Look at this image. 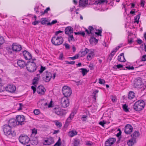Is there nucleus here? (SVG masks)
I'll list each match as a JSON object with an SVG mask.
<instances>
[{"instance_id":"42","label":"nucleus","mask_w":146,"mask_h":146,"mask_svg":"<svg viewBox=\"0 0 146 146\" xmlns=\"http://www.w3.org/2000/svg\"><path fill=\"white\" fill-rule=\"evenodd\" d=\"M74 40V38L73 35H69L68 38V41L69 42H70L71 41H73Z\"/></svg>"},{"instance_id":"13","label":"nucleus","mask_w":146,"mask_h":146,"mask_svg":"<svg viewBox=\"0 0 146 146\" xmlns=\"http://www.w3.org/2000/svg\"><path fill=\"white\" fill-rule=\"evenodd\" d=\"M46 75L42 78V79L45 82H48L52 78V75L49 72L46 71Z\"/></svg>"},{"instance_id":"32","label":"nucleus","mask_w":146,"mask_h":146,"mask_svg":"<svg viewBox=\"0 0 146 146\" xmlns=\"http://www.w3.org/2000/svg\"><path fill=\"white\" fill-rule=\"evenodd\" d=\"M39 80V78L37 77H35L33 80V84L35 86L38 83V81Z\"/></svg>"},{"instance_id":"26","label":"nucleus","mask_w":146,"mask_h":146,"mask_svg":"<svg viewBox=\"0 0 146 146\" xmlns=\"http://www.w3.org/2000/svg\"><path fill=\"white\" fill-rule=\"evenodd\" d=\"M90 52V50L87 48H85L84 49H82L80 52L82 54L81 56H83Z\"/></svg>"},{"instance_id":"4","label":"nucleus","mask_w":146,"mask_h":146,"mask_svg":"<svg viewBox=\"0 0 146 146\" xmlns=\"http://www.w3.org/2000/svg\"><path fill=\"white\" fill-rule=\"evenodd\" d=\"M145 106L144 102L141 100L136 102L133 105L134 109L137 111H140L142 110Z\"/></svg>"},{"instance_id":"43","label":"nucleus","mask_w":146,"mask_h":146,"mask_svg":"<svg viewBox=\"0 0 146 146\" xmlns=\"http://www.w3.org/2000/svg\"><path fill=\"white\" fill-rule=\"evenodd\" d=\"M99 82L100 84H103L104 85H105V81L104 79L99 78Z\"/></svg>"},{"instance_id":"27","label":"nucleus","mask_w":146,"mask_h":146,"mask_svg":"<svg viewBox=\"0 0 146 146\" xmlns=\"http://www.w3.org/2000/svg\"><path fill=\"white\" fill-rule=\"evenodd\" d=\"M13 51L18 52L22 49L21 46H11Z\"/></svg>"},{"instance_id":"17","label":"nucleus","mask_w":146,"mask_h":146,"mask_svg":"<svg viewBox=\"0 0 146 146\" xmlns=\"http://www.w3.org/2000/svg\"><path fill=\"white\" fill-rule=\"evenodd\" d=\"M24 58L27 60H29L32 58L31 54L27 50H24L23 52Z\"/></svg>"},{"instance_id":"29","label":"nucleus","mask_w":146,"mask_h":146,"mask_svg":"<svg viewBox=\"0 0 146 146\" xmlns=\"http://www.w3.org/2000/svg\"><path fill=\"white\" fill-rule=\"evenodd\" d=\"M135 97V93L132 91H130L128 94V98L129 99H132Z\"/></svg>"},{"instance_id":"61","label":"nucleus","mask_w":146,"mask_h":146,"mask_svg":"<svg viewBox=\"0 0 146 146\" xmlns=\"http://www.w3.org/2000/svg\"><path fill=\"white\" fill-rule=\"evenodd\" d=\"M125 68L128 70H134V68L133 66H132L131 67H130V66H126Z\"/></svg>"},{"instance_id":"2","label":"nucleus","mask_w":146,"mask_h":146,"mask_svg":"<svg viewBox=\"0 0 146 146\" xmlns=\"http://www.w3.org/2000/svg\"><path fill=\"white\" fill-rule=\"evenodd\" d=\"M27 70L31 73L35 72L36 70L37 66L36 63L33 61H29L26 63Z\"/></svg>"},{"instance_id":"30","label":"nucleus","mask_w":146,"mask_h":146,"mask_svg":"<svg viewBox=\"0 0 146 146\" xmlns=\"http://www.w3.org/2000/svg\"><path fill=\"white\" fill-rule=\"evenodd\" d=\"M77 134V132L75 131H70L69 132V135L72 137Z\"/></svg>"},{"instance_id":"7","label":"nucleus","mask_w":146,"mask_h":146,"mask_svg":"<svg viewBox=\"0 0 146 146\" xmlns=\"http://www.w3.org/2000/svg\"><path fill=\"white\" fill-rule=\"evenodd\" d=\"M63 41V38L61 36L56 37H54L52 39V42L54 45H59L62 44Z\"/></svg>"},{"instance_id":"45","label":"nucleus","mask_w":146,"mask_h":146,"mask_svg":"<svg viewBox=\"0 0 146 146\" xmlns=\"http://www.w3.org/2000/svg\"><path fill=\"white\" fill-rule=\"evenodd\" d=\"M5 42V40L3 37L0 36V45H2Z\"/></svg>"},{"instance_id":"37","label":"nucleus","mask_w":146,"mask_h":146,"mask_svg":"<svg viewBox=\"0 0 146 146\" xmlns=\"http://www.w3.org/2000/svg\"><path fill=\"white\" fill-rule=\"evenodd\" d=\"M128 106L126 104L123 105V108L124 111L126 112H127L129 111V110L127 108Z\"/></svg>"},{"instance_id":"36","label":"nucleus","mask_w":146,"mask_h":146,"mask_svg":"<svg viewBox=\"0 0 146 146\" xmlns=\"http://www.w3.org/2000/svg\"><path fill=\"white\" fill-rule=\"evenodd\" d=\"M61 145V139L60 137H59L58 139L57 142L54 145V146H60Z\"/></svg>"},{"instance_id":"11","label":"nucleus","mask_w":146,"mask_h":146,"mask_svg":"<svg viewBox=\"0 0 146 146\" xmlns=\"http://www.w3.org/2000/svg\"><path fill=\"white\" fill-rule=\"evenodd\" d=\"M16 119L18 122V125H22L25 123V118L23 115H19L16 116Z\"/></svg>"},{"instance_id":"62","label":"nucleus","mask_w":146,"mask_h":146,"mask_svg":"<svg viewBox=\"0 0 146 146\" xmlns=\"http://www.w3.org/2000/svg\"><path fill=\"white\" fill-rule=\"evenodd\" d=\"M121 131H119V132L116 135V136L118 138H120L119 137L121 135Z\"/></svg>"},{"instance_id":"25","label":"nucleus","mask_w":146,"mask_h":146,"mask_svg":"<svg viewBox=\"0 0 146 146\" xmlns=\"http://www.w3.org/2000/svg\"><path fill=\"white\" fill-rule=\"evenodd\" d=\"M136 143V140L132 138L127 141V144L128 146H132Z\"/></svg>"},{"instance_id":"5","label":"nucleus","mask_w":146,"mask_h":146,"mask_svg":"<svg viewBox=\"0 0 146 146\" xmlns=\"http://www.w3.org/2000/svg\"><path fill=\"white\" fill-rule=\"evenodd\" d=\"M11 128L9 125L6 124L3 126V129L4 133L5 135H11L13 136L16 135V133L14 131L12 132L11 131Z\"/></svg>"},{"instance_id":"1","label":"nucleus","mask_w":146,"mask_h":146,"mask_svg":"<svg viewBox=\"0 0 146 146\" xmlns=\"http://www.w3.org/2000/svg\"><path fill=\"white\" fill-rule=\"evenodd\" d=\"M16 87L15 86L9 85L6 87L5 88L1 83V79L0 78V92L4 91L5 90L11 93L14 92L16 90Z\"/></svg>"},{"instance_id":"44","label":"nucleus","mask_w":146,"mask_h":146,"mask_svg":"<svg viewBox=\"0 0 146 146\" xmlns=\"http://www.w3.org/2000/svg\"><path fill=\"white\" fill-rule=\"evenodd\" d=\"M79 56L80 55L79 54H76L74 56L72 57H70V58L72 60H74L77 59Z\"/></svg>"},{"instance_id":"52","label":"nucleus","mask_w":146,"mask_h":146,"mask_svg":"<svg viewBox=\"0 0 146 146\" xmlns=\"http://www.w3.org/2000/svg\"><path fill=\"white\" fill-rule=\"evenodd\" d=\"M87 117V116L86 115H82V120L83 121H85Z\"/></svg>"},{"instance_id":"39","label":"nucleus","mask_w":146,"mask_h":146,"mask_svg":"<svg viewBox=\"0 0 146 146\" xmlns=\"http://www.w3.org/2000/svg\"><path fill=\"white\" fill-rule=\"evenodd\" d=\"M102 31L101 30H97L96 29L95 34L98 36H101Z\"/></svg>"},{"instance_id":"64","label":"nucleus","mask_w":146,"mask_h":146,"mask_svg":"<svg viewBox=\"0 0 146 146\" xmlns=\"http://www.w3.org/2000/svg\"><path fill=\"white\" fill-rule=\"evenodd\" d=\"M106 123L104 121H100L99 123V124L101 125L102 126L104 127V125Z\"/></svg>"},{"instance_id":"46","label":"nucleus","mask_w":146,"mask_h":146,"mask_svg":"<svg viewBox=\"0 0 146 146\" xmlns=\"http://www.w3.org/2000/svg\"><path fill=\"white\" fill-rule=\"evenodd\" d=\"M98 3H107L108 2L107 0H98Z\"/></svg>"},{"instance_id":"56","label":"nucleus","mask_w":146,"mask_h":146,"mask_svg":"<svg viewBox=\"0 0 146 146\" xmlns=\"http://www.w3.org/2000/svg\"><path fill=\"white\" fill-rule=\"evenodd\" d=\"M37 130L35 129H34L32 130V134L36 135L37 133Z\"/></svg>"},{"instance_id":"23","label":"nucleus","mask_w":146,"mask_h":146,"mask_svg":"<svg viewBox=\"0 0 146 146\" xmlns=\"http://www.w3.org/2000/svg\"><path fill=\"white\" fill-rule=\"evenodd\" d=\"M140 134L138 131H135L131 135L132 138L136 140L137 137L139 136Z\"/></svg>"},{"instance_id":"22","label":"nucleus","mask_w":146,"mask_h":146,"mask_svg":"<svg viewBox=\"0 0 146 146\" xmlns=\"http://www.w3.org/2000/svg\"><path fill=\"white\" fill-rule=\"evenodd\" d=\"M88 0H80L79 5L80 6L84 7L88 4Z\"/></svg>"},{"instance_id":"48","label":"nucleus","mask_w":146,"mask_h":146,"mask_svg":"<svg viewBox=\"0 0 146 146\" xmlns=\"http://www.w3.org/2000/svg\"><path fill=\"white\" fill-rule=\"evenodd\" d=\"M140 15L138 14L136 16L135 18V22H137V23H138L139 22V20L140 18Z\"/></svg>"},{"instance_id":"33","label":"nucleus","mask_w":146,"mask_h":146,"mask_svg":"<svg viewBox=\"0 0 146 146\" xmlns=\"http://www.w3.org/2000/svg\"><path fill=\"white\" fill-rule=\"evenodd\" d=\"M118 60L119 61L121 62H124L126 61L124 56H118Z\"/></svg>"},{"instance_id":"31","label":"nucleus","mask_w":146,"mask_h":146,"mask_svg":"<svg viewBox=\"0 0 146 146\" xmlns=\"http://www.w3.org/2000/svg\"><path fill=\"white\" fill-rule=\"evenodd\" d=\"M81 70V72L83 76H84L89 72V70H87L86 69L84 68H81L80 69Z\"/></svg>"},{"instance_id":"8","label":"nucleus","mask_w":146,"mask_h":146,"mask_svg":"<svg viewBox=\"0 0 146 146\" xmlns=\"http://www.w3.org/2000/svg\"><path fill=\"white\" fill-rule=\"evenodd\" d=\"M62 92L64 97L67 98L70 96L72 94V91L70 88L68 86H64L62 89Z\"/></svg>"},{"instance_id":"16","label":"nucleus","mask_w":146,"mask_h":146,"mask_svg":"<svg viewBox=\"0 0 146 146\" xmlns=\"http://www.w3.org/2000/svg\"><path fill=\"white\" fill-rule=\"evenodd\" d=\"M18 125L16 120L14 119H11L8 121V125L12 127H14Z\"/></svg>"},{"instance_id":"3","label":"nucleus","mask_w":146,"mask_h":146,"mask_svg":"<svg viewBox=\"0 0 146 146\" xmlns=\"http://www.w3.org/2000/svg\"><path fill=\"white\" fill-rule=\"evenodd\" d=\"M133 84L135 88L141 89V91H143L146 88V85L142 84L141 79L140 78L136 79Z\"/></svg>"},{"instance_id":"24","label":"nucleus","mask_w":146,"mask_h":146,"mask_svg":"<svg viewBox=\"0 0 146 146\" xmlns=\"http://www.w3.org/2000/svg\"><path fill=\"white\" fill-rule=\"evenodd\" d=\"M90 41L91 44L95 45L98 43V40L94 37H92L90 38Z\"/></svg>"},{"instance_id":"38","label":"nucleus","mask_w":146,"mask_h":146,"mask_svg":"<svg viewBox=\"0 0 146 146\" xmlns=\"http://www.w3.org/2000/svg\"><path fill=\"white\" fill-rule=\"evenodd\" d=\"M74 115L73 114L71 113L70 116L67 119L66 121V123H69L70 122L71 118H73Z\"/></svg>"},{"instance_id":"63","label":"nucleus","mask_w":146,"mask_h":146,"mask_svg":"<svg viewBox=\"0 0 146 146\" xmlns=\"http://www.w3.org/2000/svg\"><path fill=\"white\" fill-rule=\"evenodd\" d=\"M19 105L20 107H19V108L18 109V110L19 111L22 109V108L23 107V104L21 103H19Z\"/></svg>"},{"instance_id":"15","label":"nucleus","mask_w":146,"mask_h":146,"mask_svg":"<svg viewBox=\"0 0 146 146\" xmlns=\"http://www.w3.org/2000/svg\"><path fill=\"white\" fill-rule=\"evenodd\" d=\"M54 142L53 138L52 137H49L44 140L43 144L45 145H49L53 143Z\"/></svg>"},{"instance_id":"59","label":"nucleus","mask_w":146,"mask_h":146,"mask_svg":"<svg viewBox=\"0 0 146 146\" xmlns=\"http://www.w3.org/2000/svg\"><path fill=\"white\" fill-rule=\"evenodd\" d=\"M121 46H118L117 47H116V48L113 50V51H114V53H115L117 51V50L119 49V48Z\"/></svg>"},{"instance_id":"6","label":"nucleus","mask_w":146,"mask_h":146,"mask_svg":"<svg viewBox=\"0 0 146 146\" xmlns=\"http://www.w3.org/2000/svg\"><path fill=\"white\" fill-rule=\"evenodd\" d=\"M60 103L61 107L63 108H66L69 105V101L67 98L63 97L60 100Z\"/></svg>"},{"instance_id":"40","label":"nucleus","mask_w":146,"mask_h":146,"mask_svg":"<svg viewBox=\"0 0 146 146\" xmlns=\"http://www.w3.org/2000/svg\"><path fill=\"white\" fill-rule=\"evenodd\" d=\"M111 98L113 102H117V99L115 96L111 95Z\"/></svg>"},{"instance_id":"12","label":"nucleus","mask_w":146,"mask_h":146,"mask_svg":"<svg viewBox=\"0 0 146 146\" xmlns=\"http://www.w3.org/2000/svg\"><path fill=\"white\" fill-rule=\"evenodd\" d=\"M116 139L113 137H110L106 141L105 144L106 146H111L115 142Z\"/></svg>"},{"instance_id":"58","label":"nucleus","mask_w":146,"mask_h":146,"mask_svg":"<svg viewBox=\"0 0 146 146\" xmlns=\"http://www.w3.org/2000/svg\"><path fill=\"white\" fill-rule=\"evenodd\" d=\"M145 3V1L143 0H141V6L142 7H143Z\"/></svg>"},{"instance_id":"21","label":"nucleus","mask_w":146,"mask_h":146,"mask_svg":"<svg viewBox=\"0 0 146 146\" xmlns=\"http://www.w3.org/2000/svg\"><path fill=\"white\" fill-rule=\"evenodd\" d=\"M17 63L18 65L20 67L23 68L25 66H26V63L23 60H19Z\"/></svg>"},{"instance_id":"10","label":"nucleus","mask_w":146,"mask_h":146,"mask_svg":"<svg viewBox=\"0 0 146 146\" xmlns=\"http://www.w3.org/2000/svg\"><path fill=\"white\" fill-rule=\"evenodd\" d=\"M19 139L20 142L24 145L28 143L30 140L29 138L26 135H21Z\"/></svg>"},{"instance_id":"9","label":"nucleus","mask_w":146,"mask_h":146,"mask_svg":"<svg viewBox=\"0 0 146 146\" xmlns=\"http://www.w3.org/2000/svg\"><path fill=\"white\" fill-rule=\"evenodd\" d=\"M54 111L55 113L57 115L63 116L65 115L67 113L66 111L60 108H55Z\"/></svg>"},{"instance_id":"19","label":"nucleus","mask_w":146,"mask_h":146,"mask_svg":"<svg viewBox=\"0 0 146 146\" xmlns=\"http://www.w3.org/2000/svg\"><path fill=\"white\" fill-rule=\"evenodd\" d=\"M65 33L68 35H70L73 33V29L70 26L66 27L65 30Z\"/></svg>"},{"instance_id":"14","label":"nucleus","mask_w":146,"mask_h":146,"mask_svg":"<svg viewBox=\"0 0 146 146\" xmlns=\"http://www.w3.org/2000/svg\"><path fill=\"white\" fill-rule=\"evenodd\" d=\"M133 128L131 125L129 124H127L125 127V132L127 134H130L132 131Z\"/></svg>"},{"instance_id":"28","label":"nucleus","mask_w":146,"mask_h":146,"mask_svg":"<svg viewBox=\"0 0 146 146\" xmlns=\"http://www.w3.org/2000/svg\"><path fill=\"white\" fill-rule=\"evenodd\" d=\"M87 56V59L88 60H90L92 58L94 55V52L90 50V52Z\"/></svg>"},{"instance_id":"49","label":"nucleus","mask_w":146,"mask_h":146,"mask_svg":"<svg viewBox=\"0 0 146 146\" xmlns=\"http://www.w3.org/2000/svg\"><path fill=\"white\" fill-rule=\"evenodd\" d=\"M46 69L45 67L41 66L40 70H39L40 73H42Z\"/></svg>"},{"instance_id":"18","label":"nucleus","mask_w":146,"mask_h":146,"mask_svg":"<svg viewBox=\"0 0 146 146\" xmlns=\"http://www.w3.org/2000/svg\"><path fill=\"white\" fill-rule=\"evenodd\" d=\"M45 89L42 86H39L37 88V93L40 95H43L45 92Z\"/></svg>"},{"instance_id":"51","label":"nucleus","mask_w":146,"mask_h":146,"mask_svg":"<svg viewBox=\"0 0 146 146\" xmlns=\"http://www.w3.org/2000/svg\"><path fill=\"white\" fill-rule=\"evenodd\" d=\"M40 113V111L38 109H36L34 111V113L35 115H38Z\"/></svg>"},{"instance_id":"54","label":"nucleus","mask_w":146,"mask_h":146,"mask_svg":"<svg viewBox=\"0 0 146 146\" xmlns=\"http://www.w3.org/2000/svg\"><path fill=\"white\" fill-rule=\"evenodd\" d=\"M66 62L67 64H71L72 65L74 64L75 63V62L74 61H71L70 62L67 61H66Z\"/></svg>"},{"instance_id":"50","label":"nucleus","mask_w":146,"mask_h":146,"mask_svg":"<svg viewBox=\"0 0 146 146\" xmlns=\"http://www.w3.org/2000/svg\"><path fill=\"white\" fill-rule=\"evenodd\" d=\"M141 61H146V54L143 56L141 58Z\"/></svg>"},{"instance_id":"53","label":"nucleus","mask_w":146,"mask_h":146,"mask_svg":"<svg viewBox=\"0 0 146 146\" xmlns=\"http://www.w3.org/2000/svg\"><path fill=\"white\" fill-rule=\"evenodd\" d=\"M56 125L57 127H61L62 126L61 123H60L58 121H56Z\"/></svg>"},{"instance_id":"57","label":"nucleus","mask_w":146,"mask_h":146,"mask_svg":"<svg viewBox=\"0 0 146 146\" xmlns=\"http://www.w3.org/2000/svg\"><path fill=\"white\" fill-rule=\"evenodd\" d=\"M35 86H31V88L33 90V93H35V92H36V85Z\"/></svg>"},{"instance_id":"35","label":"nucleus","mask_w":146,"mask_h":146,"mask_svg":"<svg viewBox=\"0 0 146 146\" xmlns=\"http://www.w3.org/2000/svg\"><path fill=\"white\" fill-rule=\"evenodd\" d=\"M40 22L42 25H44L47 23L48 21L46 18H43L42 19Z\"/></svg>"},{"instance_id":"20","label":"nucleus","mask_w":146,"mask_h":146,"mask_svg":"<svg viewBox=\"0 0 146 146\" xmlns=\"http://www.w3.org/2000/svg\"><path fill=\"white\" fill-rule=\"evenodd\" d=\"M88 29H88L86 30V31L88 34H93L94 33H95L96 29H95L92 27L89 26Z\"/></svg>"},{"instance_id":"55","label":"nucleus","mask_w":146,"mask_h":146,"mask_svg":"<svg viewBox=\"0 0 146 146\" xmlns=\"http://www.w3.org/2000/svg\"><path fill=\"white\" fill-rule=\"evenodd\" d=\"M38 7H39L38 6H36L35 8H34V9L35 11L36 12V13H38L39 12V11L38 10Z\"/></svg>"},{"instance_id":"47","label":"nucleus","mask_w":146,"mask_h":146,"mask_svg":"<svg viewBox=\"0 0 146 146\" xmlns=\"http://www.w3.org/2000/svg\"><path fill=\"white\" fill-rule=\"evenodd\" d=\"M57 22V21L56 20H53L51 23H47V25H52L56 23Z\"/></svg>"},{"instance_id":"34","label":"nucleus","mask_w":146,"mask_h":146,"mask_svg":"<svg viewBox=\"0 0 146 146\" xmlns=\"http://www.w3.org/2000/svg\"><path fill=\"white\" fill-rule=\"evenodd\" d=\"M80 140L79 139H75L74 142V146H78L80 144Z\"/></svg>"},{"instance_id":"41","label":"nucleus","mask_w":146,"mask_h":146,"mask_svg":"<svg viewBox=\"0 0 146 146\" xmlns=\"http://www.w3.org/2000/svg\"><path fill=\"white\" fill-rule=\"evenodd\" d=\"M99 92V91L98 90H96L93 93V98H94L95 100L96 99V94L98 93Z\"/></svg>"},{"instance_id":"60","label":"nucleus","mask_w":146,"mask_h":146,"mask_svg":"<svg viewBox=\"0 0 146 146\" xmlns=\"http://www.w3.org/2000/svg\"><path fill=\"white\" fill-rule=\"evenodd\" d=\"M115 66L116 67L118 68H122L123 67V65L121 64H119Z\"/></svg>"}]
</instances>
